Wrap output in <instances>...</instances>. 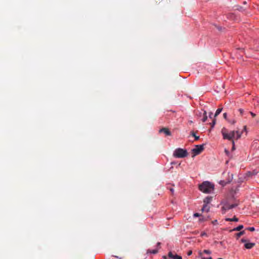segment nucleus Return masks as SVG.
Instances as JSON below:
<instances>
[{
    "instance_id": "1",
    "label": "nucleus",
    "mask_w": 259,
    "mask_h": 259,
    "mask_svg": "<svg viewBox=\"0 0 259 259\" xmlns=\"http://www.w3.org/2000/svg\"><path fill=\"white\" fill-rule=\"evenodd\" d=\"M222 133L224 139H226L232 142L233 145L232 149L234 150L235 149L234 140H237L240 139L242 133L238 131H233L231 132H228L225 128L222 130Z\"/></svg>"
},
{
    "instance_id": "2",
    "label": "nucleus",
    "mask_w": 259,
    "mask_h": 259,
    "mask_svg": "<svg viewBox=\"0 0 259 259\" xmlns=\"http://www.w3.org/2000/svg\"><path fill=\"white\" fill-rule=\"evenodd\" d=\"M187 155V150L182 148L176 149L173 153V156L176 158H184Z\"/></svg>"
},
{
    "instance_id": "3",
    "label": "nucleus",
    "mask_w": 259,
    "mask_h": 259,
    "mask_svg": "<svg viewBox=\"0 0 259 259\" xmlns=\"http://www.w3.org/2000/svg\"><path fill=\"white\" fill-rule=\"evenodd\" d=\"M199 189L203 193H209L210 191V182L208 181L203 182L199 185Z\"/></svg>"
},
{
    "instance_id": "4",
    "label": "nucleus",
    "mask_w": 259,
    "mask_h": 259,
    "mask_svg": "<svg viewBox=\"0 0 259 259\" xmlns=\"http://www.w3.org/2000/svg\"><path fill=\"white\" fill-rule=\"evenodd\" d=\"M210 201V197L207 196L204 199V204L201 208V211L203 213H204L205 212L207 213L209 211V209L210 208L209 203Z\"/></svg>"
},
{
    "instance_id": "5",
    "label": "nucleus",
    "mask_w": 259,
    "mask_h": 259,
    "mask_svg": "<svg viewBox=\"0 0 259 259\" xmlns=\"http://www.w3.org/2000/svg\"><path fill=\"white\" fill-rule=\"evenodd\" d=\"M203 150V145H196L195 148L192 150V152L194 154L193 156L199 154Z\"/></svg>"
},
{
    "instance_id": "6",
    "label": "nucleus",
    "mask_w": 259,
    "mask_h": 259,
    "mask_svg": "<svg viewBox=\"0 0 259 259\" xmlns=\"http://www.w3.org/2000/svg\"><path fill=\"white\" fill-rule=\"evenodd\" d=\"M237 205H238V204H237V203L230 205L228 203H225L224 206H223L222 209L224 210H229V209H232V208L237 206Z\"/></svg>"
},
{
    "instance_id": "7",
    "label": "nucleus",
    "mask_w": 259,
    "mask_h": 259,
    "mask_svg": "<svg viewBox=\"0 0 259 259\" xmlns=\"http://www.w3.org/2000/svg\"><path fill=\"white\" fill-rule=\"evenodd\" d=\"M228 178L227 180H224L220 181V184L221 185H222L223 186H224L226 184L230 183L232 181V177H230L229 175H228Z\"/></svg>"
},
{
    "instance_id": "8",
    "label": "nucleus",
    "mask_w": 259,
    "mask_h": 259,
    "mask_svg": "<svg viewBox=\"0 0 259 259\" xmlns=\"http://www.w3.org/2000/svg\"><path fill=\"white\" fill-rule=\"evenodd\" d=\"M223 108H218L216 111V112L214 114V118L213 119L212 122L211 123V128L214 126L215 123L216 119L215 117L217 116L220 113V112L222 111Z\"/></svg>"
},
{
    "instance_id": "9",
    "label": "nucleus",
    "mask_w": 259,
    "mask_h": 259,
    "mask_svg": "<svg viewBox=\"0 0 259 259\" xmlns=\"http://www.w3.org/2000/svg\"><path fill=\"white\" fill-rule=\"evenodd\" d=\"M159 133H164L166 136H170L171 132L169 131L168 128L163 127L159 131Z\"/></svg>"
},
{
    "instance_id": "10",
    "label": "nucleus",
    "mask_w": 259,
    "mask_h": 259,
    "mask_svg": "<svg viewBox=\"0 0 259 259\" xmlns=\"http://www.w3.org/2000/svg\"><path fill=\"white\" fill-rule=\"evenodd\" d=\"M255 245L254 243H246L244 246L246 249H250Z\"/></svg>"
},
{
    "instance_id": "11",
    "label": "nucleus",
    "mask_w": 259,
    "mask_h": 259,
    "mask_svg": "<svg viewBox=\"0 0 259 259\" xmlns=\"http://www.w3.org/2000/svg\"><path fill=\"white\" fill-rule=\"evenodd\" d=\"M225 220L227 222H238V219L236 216H234L232 219L226 218Z\"/></svg>"
},
{
    "instance_id": "12",
    "label": "nucleus",
    "mask_w": 259,
    "mask_h": 259,
    "mask_svg": "<svg viewBox=\"0 0 259 259\" xmlns=\"http://www.w3.org/2000/svg\"><path fill=\"white\" fill-rule=\"evenodd\" d=\"M257 173V172L255 171V170H253L252 172L248 171L246 173V176L247 177H251L253 175H255Z\"/></svg>"
},
{
    "instance_id": "13",
    "label": "nucleus",
    "mask_w": 259,
    "mask_h": 259,
    "mask_svg": "<svg viewBox=\"0 0 259 259\" xmlns=\"http://www.w3.org/2000/svg\"><path fill=\"white\" fill-rule=\"evenodd\" d=\"M243 228V225H239L237 227L234 228L232 231H240Z\"/></svg>"
},
{
    "instance_id": "14",
    "label": "nucleus",
    "mask_w": 259,
    "mask_h": 259,
    "mask_svg": "<svg viewBox=\"0 0 259 259\" xmlns=\"http://www.w3.org/2000/svg\"><path fill=\"white\" fill-rule=\"evenodd\" d=\"M191 135L195 138V140H198L199 139V137L196 136L193 131L191 132Z\"/></svg>"
},
{
    "instance_id": "15",
    "label": "nucleus",
    "mask_w": 259,
    "mask_h": 259,
    "mask_svg": "<svg viewBox=\"0 0 259 259\" xmlns=\"http://www.w3.org/2000/svg\"><path fill=\"white\" fill-rule=\"evenodd\" d=\"M148 252L153 253V254H156L158 252V250L156 249L148 250Z\"/></svg>"
},
{
    "instance_id": "16",
    "label": "nucleus",
    "mask_w": 259,
    "mask_h": 259,
    "mask_svg": "<svg viewBox=\"0 0 259 259\" xmlns=\"http://www.w3.org/2000/svg\"><path fill=\"white\" fill-rule=\"evenodd\" d=\"M168 255L169 257L170 258H175L176 259V256H177V254L176 255H173L172 253H171V252H169L168 254Z\"/></svg>"
},
{
    "instance_id": "17",
    "label": "nucleus",
    "mask_w": 259,
    "mask_h": 259,
    "mask_svg": "<svg viewBox=\"0 0 259 259\" xmlns=\"http://www.w3.org/2000/svg\"><path fill=\"white\" fill-rule=\"evenodd\" d=\"M244 234V231H240V232L237 233L236 236H237V238H238L239 237H240L241 235H242Z\"/></svg>"
},
{
    "instance_id": "18",
    "label": "nucleus",
    "mask_w": 259,
    "mask_h": 259,
    "mask_svg": "<svg viewBox=\"0 0 259 259\" xmlns=\"http://www.w3.org/2000/svg\"><path fill=\"white\" fill-rule=\"evenodd\" d=\"M200 255L201 256V259H210V257H207V258L203 257V253H200Z\"/></svg>"
},
{
    "instance_id": "19",
    "label": "nucleus",
    "mask_w": 259,
    "mask_h": 259,
    "mask_svg": "<svg viewBox=\"0 0 259 259\" xmlns=\"http://www.w3.org/2000/svg\"><path fill=\"white\" fill-rule=\"evenodd\" d=\"M214 26H215V27L218 28L219 31H221L222 30V27H221V26H217L216 25H214Z\"/></svg>"
},
{
    "instance_id": "20",
    "label": "nucleus",
    "mask_w": 259,
    "mask_h": 259,
    "mask_svg": "<svg viewBox=\"0 0 259 259\" xmlns=\"http://www.w3.org/2000/svg\"><path fill=\"white\" fill-rule=\"evenodd\" d=\"M203 253H205L206 254H209L210 253V251L209 250H204L203 251Z\"/></svg>"
},
{
    "instance_id": "21",
    "label": "nucleus",
    "mask_w": 259,
    "mask_h": 259,
    "mask_svg": "<svg viewBox=\"0 0 259 259\" xmlns=\"http://www.w3.org/2000/svg\"><path fill=\"white\" fill-rule=\"evenodd\" d=\"M248 229L250 231H253L255 230L254 227H249L248 228Z\"/></svg>"
},
{
    "instance_id": "22",
    "label": "nucleus",
    "mask_w": 259,
    "mask_h": 259,
    "mask_svg": "<svg viewBox=\"0 0 259 259\" xmlns=\"http://www.w3.org/2000/svg\"><path fill=\"white\" fill-rule=\"evenodd\" d=\"M193 215L194 217H199L200 215L198 213H195L193 214Z\"/></svg>"
},
{
    "instance_id": "23",
    "label": "nucleus",
    "mask_w": 259,
    "mask_h": 259,
    "mask_svg": "<svg viewBox=\"0 0 259 259\" xmlns=\"http://www.w3.org/2000/svg\"><path fill=\"white\" fill-rule=\"evenodd\" d=\"M176 259H182V257L180 255H177V256H176Z\"/></svg>"
},
{
    "instance_id": "24",
    "label": "nucleus",
    "mask_w": 259,
    "mask_h": 259,
    "mask_svg": "<svg viewBox=\"0 0 259 259\" xmlns=\"http://www.w3.org/2000/svg\"><path fill=\"white\" fill-rule=\"evenodd\" d=\"M250 113L251 115L253 117H255V115H255V114H254V113H253L252 112H250Z\"/></svg>"
},
{
    "instance_id": "25",
    "label": "nucleus",
    "mask_w": 259,
    "mask_h": 259,
    "mask_svg": "<svg viewBox=\"0 0 259 259\" xmlns=\"http://www.w3.org/2000/svg\"><path fill=\"white\" fill-rule=\"evenodd\" d=\"M192 251L191 250H190V251H189L188 252V253H187V255H191V254H192Z\"/></svg>"
},
{
    "instance_id": "26",
    "label": "nucleus",
    "mask_w": 259,
    "mask_h": 259,
    "mask_svg": "<svg viewBox=\"0 0 259 259\" xmlns=\"http://www.w3.org/2000/svg\"><path fill=\"white\" fill-rule=\"evenodd\" d=\"M241 241L242 242H243V243H245V242H247V240L246 239H242L241 240Z\"/></svg>"
},
{
    "instance_id": "27",
    "label": "nucleus",
    "mask_w": 259,
    "mask_h": 259,
    "mask_svg": "<svg viewBox=\"0 0 259 259\" xmlns=\"http://www.w3.org/2000/svg\"><path fill=\"white\" fill-rule=\"evenodd\" d=\"M206 119H207V117H206V116L204 117L203 118V119H202V121H203V122H205V121H206Z\"/></svg>"
},
{
    "instance_id": "28",
    "label": "nucleus",
    "mask_w": 259,
    "mask_h": 259,
    "mask_svg": "<svg viewBox=\"0 0 259 259\" xmlns=\"http://www.w3.org/2000/svg\"><path fill=\"white\" fill-rule=\"evenodd\" d=\"M239 111H240V112L241 114V115H242V114H243V109H239Z\"/></svg>"
},
{
    "instance_id": "29",
    "label": "nucleus",
    "mask_w": 259,
    "mask_h": 259,
    "mask_svg": "<svg viewBox=\"0 0 259 259\" xmlns=\"http://www.w3.org/2000/svg\"><path fill=\"white\" fill-rule=\"evenodd\" d=\"M169 190L171 191V193L173 194L174 192V189L173 188H170Z\"/></svg>"
},
{
    "instance_id": "30",
    "label": "nucleus",
    "mask_w": 259,
    "mask_h": 259,
    "mask_svg": "<svg viewBox=\"0 0 259 259\" xmlns=\"http://www.w3.org/2000/svg\"><path fill=\"white\" fill-rule=\"evenodd\" d=\"M214 189V185L211 184V191H213Z\"/></svg>"
},
{
    "instance_id": "31",
    "label": "nucleus",
    "mask_w": 259,
    "mask_h": 259,
    "mask_svg": "<svg viewBox=\"0 0 259 259\" xmlns=\"http://www.w3.org/2000/svg\"><path fill=\"white\" fill-rule=\"evenodd\" d=\"M224 116L225 118H226V119L227 118V113H225L224 114Z\"/></svg>"
},
{
    "instance_id": "32",
    "label": "nucleus",
    "mask_w": 259,
    "mask_h": 259,
    "mask_svg": "<svg viewBox=\"0 0 259 259\" xmlns=\"http://www.w3.org/2000/svg\"><path fill=\"white\" fill-rule=\"evenodd\" d=\"M160 242L157 243V245H160Z\"/></svg>"
},
{
    "instance_id": "33",
    "label": "nucleus",
    "mask_w": 259,
    "mask_h": 259,
    "mask_svg": "<svg viewBox=\"0 0 259 259\" xmlns=\"http://www.w3.org/2000/svg\"><path fill=\"white\" fill-rule=\"evenodd\" d=\"M221 89H223L224 88V86L223 85L221 87Z\"/></svg>"
},
{
    "instance_id": "34",
    "label": "nucleus",
    "mask_w": 259,
    "mask_h": 259,
    "mask_svg": "<svg viewBox=\"0 0 259 259\" xmlns=\"http://www.w3.org/2000/svg\"><path fill=\"white\" fill-rule=\"evenodd\" d=\"M202 217H205V216L204 215V214H203Z\"/></svg>"
},
{
    "instance_id": "35",
    "label": "nucleus",
    "mask_w": 259,
    "mask_h": 259,
    "mask_svg": "<svg viewBox=\"0 0 259 259\" xmlns=\"http://www.w3.org/2000/svg\"><path fill=\"white\" fill-rule=\"evenodd\" d=\"M210 116V113H209L208 116Z\"/></svg>"
},
{
    "instance_id": "36",
    "label": "nucleus",
    "mask_w": 259,
    "mask_h": 259,
    "mask_svg": "<svg viewBox=\"0 0 259 259\" xmlns=\"http://www.w3.org/2000/svg\"><path fill=\"white\" fill-rule=\"evenodd\" d=\"M244 130H246V126H244Z\"/></svg>"
},
{
    "instance_id": "37",
    "label": "nucleus",
    "mask_w": 259,
    "mask_h": 259,
    "mask_svg": "<svg viewBox=\"0 0 259 259\" xmlns=\"http://www.w3.org/2000/svg\"><path fill=\"white\" fill-rule=\"evenodd\" d=\"M218 259H223V258H219Z\"/></svg>"
}]
</instances>
